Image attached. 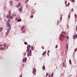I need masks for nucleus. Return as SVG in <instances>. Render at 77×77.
Here are the masks:
<instances>
[{
	"mask_svg": "<svg viewBox=\"0 0 77 77\" xmlns=\"http://www.w3.org/2000/svg\"><path fill=\"white\" fill-rule=\"evenodd\" d=\"M29 53H27V56L29 57V56H31V54H32V50H30L29 51Z\"/></svg>",
	"mask_w": 77,
	"mask_h": 77,
	"instance_id": "f257e3e1",
	"label": "nucleus"
},
{
	"mask_svg": "<svg viewBox=\"0 0 77 77\" xmlns=\"http://www.w3.org/2000/svg\"><path fill=\"white\" fill-rule=\"evenodd\" d=\"M9 22V20H8L7 22V26L10 29H11V26L10 24L8 23Z\"/></svg>",
	"mask_w": 77,
	"mask_h": 77,
	"instance_id": "f03ea898",
	"label": "nucleus"
},
{
	"mask_svg": "<svg viewBox=\"0 0 77 77\" xmlns=\"http://www.w3.org/2000/svg\"><path fill=\"white\" fill-rule=\"evenodd\" d=\"M30 45H29L27 47V50L26 51L28 52H29V49H30Z\"/></svg>",
	"mask_w": 77,
	"mask_h": 77,
	"instance_id": "7ed1b4c3",
	"label": "nucleus"
},
{
	"mask_svg": "<svg viewBox=\"0 0 77 77\" xmlns=\"http://www.w3.org/2000/svg\"><path fill=\"white\" fill-rule=\"evenodd\" d=\"M36 70L35 69H34V68L33 69V73L34 74H36Z\"/></svg>",
	"mask_w": 77,
	"mask_h": 77,
	"instance_id": "20e7f679",
	"label": "nucleus"
},
{
	"mask_svg": "<svg viewBox=\"0 0 77 77\" xmlns=\"http://www.w3.org/2000/svg\"><path fill=\"white\" fill-rule=\"evenodd\" d=\"M26 61H27V58L25 57V58H23V62H26Z\"/></svg>",
	"mask_w": 77,
	"mask_h": 77,
	"instance_id": "39448f33",
	"label": "nucleus"
},
{
	"mask_svg": "<svg viewBox=\"0 0 77 77\" xmlns=\"http://www.w3.org/2000/svg\"><path fill=\"white\" fill-rule=\"evenodd\" d=\"M23 9V6L21 5L20 8L19 9V11H21Z\"/></svg>",
	"mask_w": 77,
	"mask_h": 77,
	"instance_id": "423d86ee",
	"label": "nucleus"
},
{
	"mask_svg": "<svg viewBox=\"0 0 77 77\" xmlns=\"http://www.w3.org/2000/svg\"><path fill=\"white\" fill-rule=\"evenodd\" d=\"M21 5V3H19L16 6L17 8H18Z\"/></svg>",
	"mask_w": 77,
	"mask_h": 77,
	"instance_id": "0eeeda50",
	"label": "nucleus"
},
{
	"mask_svg": "<svg viewBox=\"0 0 77 77\" xmlns=\"http://www.w3.org/2000/svg\"><path fill=\"white\" fill-rule=\"evenodd\" d=\"M9 29H8L7 31L6 32V35L7 36L9 34Z\"/></svg>",
	"mask_w": 77,
	"mask_h": 77,
	"instance_id": "6e6552de",
	"label": "nucleus"
},
{
	"mask_svg": "<svg viewBox=\"0 0 77 77\" xmlns=\"http://www.w3.org/2000/svg\"><path fill=\"white\" fill-rule=\"evenodd\" d=\"M46 51H45L44 52H43L42 54V56H44V55H45V54H46Z\"/></svg>",
	"mask_w": 77,
	"mask_h": 77,
	"instance_id": "1a4fd4ad",
	"label": "nucleus"
},
{
	"mask_svg": "<svg viewBox=\"0 0 77 77\" xmlns=\"http://www.w3.org/2000/svg\"><path fill=\"white\" fill-rule=\"evenodd\" d=\"M5 48H2V47H1L0 48V50H3L4 49H5Z\"/></svg>",
	"mask_w": 77,
	"mask_h": 77,
	"instance_id": "9d476101",
	"label": "nucleus"
},
{
	"mask_svg": "<svg viewBox=\"0 0 77 77\" xmlns=\"http://www.w3.org/2000/svg\"><path fill=\"white\" fill-rule=\"evenodd\" d=\"M10 16L11 15H10L9 14V15H8L7 16V18H10Z\"/></svg>",
	"mask_w": 77,
	"mask_h": 77,
	"instance_id": "9b49d317",
	"label": "nucleus"
},
{
	"mask_svg": "<svg viewBox=\"0 0 77 77\" xmlns=\"http://www.w3.org/2000/svg\"><path fill=\"white\" fill-rule=\"evenodd\" d=\"M6 45H7V44L6 43H5L3 45V46L5 47H6Z\"/></svg>",
	"mask_w": 77,
	"mask_h": 77,
	"instance_id": "f8f14e48",
	"label": "nucleus"
},
{
	"mask_svg": "<svg viewBox=\"0 0 77 77\" xmlns=\"http://www.w3.org/2000/svg\"><path fill=\"white\" fill-rule=\"evenodd\" d=\"M42 69H43V70H45V66H43Z\"/></svg>",
	"mask_w": 77,
	"mask_h": 77,
	"instance_id": "ddd939ff",
	"label": "nucleus"
},
{
	"mask_svg": "<svg viewBox=\"0 0 77 77\" xmlns=\"http://www.w3.org/2000/svg\"><path fill=\"white\" fill-rule=\"evenodd\" d=\"M21 21V19H20L17 20V22H20V21Z\"/></svg>",
	"mask_w": 77,
	"mask_h": 77,
	"instance_id": "4468645a",
	"label": "nucleus"
},
{
	"mask_svg": "<svg viewBox=\"0 0 77 77\" xmlns=\"http://www.w3.org/2000/svg\"><path fill=\"white\" fill-rule=\"evenodd\" d=\"M11 11H9V14L11 15Z\"/></svg>",
	"mask_w": 77,
	"mask_h": 77,
	"instance_id": "2eb2a0df",
	"label": "nucleus"
},
{
	"mask_svg": "<svg viewBox=\"0 0 77 77\" xmlns=\"http://www.w3.org/2000/svg\"><path fill=\"white\" fill-rule=\"evenodd\" d=\"M62 15H61V17H60V20H61V21H62Z\"/></svg>",
	"mask_w": 77,
	"mask_h": 77,
	"instance_id": "dca6fc26",
	"label": "nucleus"
},
{
	"mask_svg": "<svg viewBox=\"0 0 77 77\" xmlns=\"http://www.w3.org/2000/svg\"><path fill=\"white\" fill-rule=\"evenodd\" d=\"M25 27V26H23L22 27L21 29H24Z\"/></svg>",
	"mask_w": 77,
	"mask_h": 77,
	"instance_id": "f3484780",
	"label": "nucleus"
},
{
	"mask_svg": "<svg viewBox=\"0 0 77 77\" xmlns=\"http://www.w3.org/2000/svg\"><path fill=\"white\" fill-rule=\"evenodd\" d=\"M34 49V48H33V47L32 46L31 47V50H32V51Z\"/></svg>",
	"mask_w": 77,
	"mask_h": 77,
	"instance_id": "a211bd4d",
	"label": "nucleus"
},
{
	"mask_svg": "<svg viewBox=\"0 0 77 77\" xmlns=\"http://www.w3.org/2000/svg\"><path fill=\"white\" fill-rule=\"evenodd\" d=\"M10 19H13V17H12V16H10Z\"/></svg>",
	"mask_w": 77,
	"mask_h": 77,
	"instance_id": "6ab92c4d",
	"label": "nucleus"
},
{
	"mask_svg": "<svg viewBox=\"0 0 77 77\" xmlns=\"http://www.w3.org/2000/svg\"><path fill=\"white\" fill-rule=\"evenodd\" d=\"M69 62L70 64H71V63H71V60H69Z\"/></svg>",
	"mask_w": 77,
	"mask_h": 77,
	"instance_id": "aec40b11",
	"label": "nucleus"
},
{
	"mask_svg": "<svg viewBox=\"0 0 77 77\" xmlns=\"http://www.w3.org/2000/svg\"><path fill=\"white\" fill-rule=\"evenodd\" d=\"M62 33H64V34H66V33L65 32H62Z\"/></svg>",
	"mask_w": 77,
	"mask_h": 77,
	"instance_id": "412c9836",
	"label": "nucleus"
},
{
	"mask_svg": "<svg viewBox=\"0 0 77 77\" xmlns=\"http://www.w3.org/2000/svg\"><path fill=\"white\" fill-rule=\"evenodd\" d=\"M68 44H66V49H68Z\"/></svg>",
	"mask_w": 77,
	"mask_h": 77,
	"instance_id": "4be33fe9",
	"label": "nucleus"
},
{
	"mask_svg": "<svg viewBox=\"0 0 77 77\" xmlns=\"http://www.w3.org/2000/svg\"><path fill=\"white\" fill-rule=\"evenodd\" d=\"M46 76L47 77L48 76V73H46Z\"/></svg>",
	"mask_w": 77,
	"mask_h": 77,
	"instance_id": "5701e85b",
	"label": "nucleus"
},
{
	"mask_svg": "<svg viewBox=\"0 0 77 77\" xmlns=\"http://www.w3.org/2000/svg\"><path fill=\"white\" fill-rule=\"evenodd\" d=\"M71 2H75V0H71Z\"/></svg>",
	"mask_w": 77,
	"mask_h": 77,
	"instance_id": "b1692460",
	"label": "nucleus"
},
{
	"mask_svg": "<svg viewBox=\"0 0 77 77\" xmlns=\"http://www.w3.org/2000/svg\"><path fill=\"white\" fill-rule=\"evenodd\" d=\"M24 43L25 45H27V43L26 42H25Z\"/></svg>",
	"mask_w": 77,
	"mask_h": 77,
	"instance_id": "393cba45",
	"label": "nucleus"
},
{
	"mask_svg": "<svg viewBox=\"0 0 77 77\" xmlns=\"http://www.w3.org/2000/svg\"><path fill=\"white\" fill-rule=\"evenodd\" d=\"M63 66H65V63H63Z\"/></svg>",
	"mask_w": 77,
	"mask_h": 77,
	"instance_id": "a878e982",
	"label": "nucleus"
},
{
	"mask_svg": "<svg viewBox=\"0 0 77 77\" xmlns=\"http://www.w3.org/2000/svg\"><path fill=\"white\" fill-rule=\"evenodd\" d=\"M75 37H76L75 35H74L73 36V39H75Z\"/></svg>",
	"mask_w": 77,
	"mask_h": 77,
	"instance_id": "bb28decb",
	"label": "nucleus"
},
{
	"mask_svg": "<svg viewBox=\"0 0 77 77\" xmlns=\"http://www.w3.org/2000/svg\"><path fill=\"white\" fill-rule=\"evenodd\" d=\"M12 1H11L10 2V4H11V5H12Z\"/></svg>",
	"mask_w": 77,
	"mask_h": 77,
	"instance_id": "cd10ccee",
	"label": "nucleus"
},
{
	"mask_svg": "<svg viewBox=\"0 0 77 77\" xmlns=\"http://www.w3.org/2000/svg\"><path fill=\"white\" fill-rule=\"evenodd\" d=\"M12 16L13 17H15V16H16V14H13L12 15Z\"/></svg>",
	"mask_w": 77,
	"mask_h": 77,
	"instance_id": "c85d7f7f",
	"label": "nucleus"
},
{
	"mask_svg": "<svg viewBox=\"0 0 77 77\" xmlns=\"http://www.w3.org/2000/svg\"><path fill=\"white\" fill-rule=\"evenodd\" d=\"M60 40H61V41H62V37H60Z\"/></svg>",
	"mask_w": 77,
	"mask_h": 77,
	"instance_id": "c756f323",
	"label": "nucleus"
},
{
	"mask_svg": "<svg viewBox=\"0 0 77 77\" xmlns=\"http://www.w3.org/2000/svg\"><path fill=\"white\" fill-rule=\"evenodd\" d=\"M26 52L24 54V56H26Z\"/></svg>",
	"mask_w": 77,
	"mask_h": 77,
	"instance_id": "7c9ffc66",
	"label": "nucleus"
},
{
	"mask_svg": "<svg viewBox=\"0 0 77 77\" xmlns=\"http://www.w3.org/2000/svg\"><path fill=\"white\" fill-rule=\"evenodd\" d=\"M57 47H58V45H56L55 46V48H57Z\"/></svg>",
	"mask_w": 77,
	"mask_h": 77,
	"instance_id": "2f4dec72",
	"label": "nucleus"
},
{
	"mask_svg": "<svg viewBox=\"0 0 77 77\" xmlns=\"http://www.w3.org/2000/svg\"><path fill=\"white\" fill-rule=\"evenodd\" d=\"M77 48H76V49H75V50H74L75 52L76 51H77Z\"/></svg>",
	"mask_w": 77,
	"mask_h": 77,
	"instance_id": "473e14b6",
	"label": "nucleus"
},
{
	"mask_svg": "<svg viewBox=\"0 0 77 77\" xmlns=\"http://www.w3.org/2000/svg\"><path fill=\"white\" fill-rule=\"evenodd\" d=\"M15 20L16 21H18V18H17Z\"/></svg>",
	"mask_w": 77,
	"mask_h": 77,
	"instance_id": "72a5a7b5",
	"label": "nucleus"
},
{
	"mask_svg": "<svg viewBox=\"0 0 77 77\" xmlns=\"http://www.w3.org/2000/svg\"><path fill=\"white\" fill-rule=\"evenodd\" d=\"M29 0H26V1L25 2V3H27V2H28V1Z\"/></svg>",
	"mask_w": 77,
	"mask_h": 77,
	"instance_id": "f704fd0d",
	"label": "nucleus"
},
{
	"mask_svg": "<svg viewBox=\"0 0 77 77\" xmlns=\"http://www.w3.org/2000/svg\"><path fill=\"white\" fill-rule=\"evenodd\" d=\"M68 18H70V14H69Z\"/></svg>",
	"mask_w": 77,
	"mask_h": 77,
	"instance_id": "c9c22d12",
	"label": "nucleus"
},
{
	"mask_svg": "<svg viewBox=\"0 0 77 77\" xmlns=\"http://www.w3.org/2000/svg\"><path fill=\"white\" fill-rule=\"evenodd\" d=\"M71 11H72V12H73L74 10L73 9V8H72V9H71Z\"/></svg>",
	"mask_w": 77,
	"mask_h": 77,
	"instance_id": "e433bc0d",
	"label": "nucleus"
},
{
	"mask_svg": "<svg viewBox=\"0 0 77 77\" xmlns=\"http://www.w3.org/2000/svg\"><path fill=\"white\" fill-rule=\"evenodd\" d=\"M53 74H54V73L52 72V73L51 74V76H52H52H53Z\"/></svg>",
	"mask_w": 77,
	"mask_h": 77,
	"instance_id": "4c0bfd02",
	"label": "nucleus"
},
{
	"mask_svg": "<svg viewBox=\"0 0 77 77\" xmlns=\"http://www.w3.org/2000/svg\"><path fill=\"white\" fill-rule=\"evenodd\" d=\"M0 47H2V46H3V45L2 44H0Z\"/></svg>",
	"mask_w": 77,
	"mask_h": 77,
	"instance_id": "58836bf2",
	"label": "nucleus"
},
{
	"mask_svg": "<svg viewBox=\"0 0 77 77\" xmlns=\"http://www.w3.org/2000/svg\"><path fill=\"white\" fill-rule=\"evenodd\" d=\"M50 53V51H48V53Z\"/></svg>",
	"mask_w": 77,
	"mask_h": 77,
	"instance_id": "ea45409f",
	"label": "nucleus"
},
{
	"mask_svg": "<svg viewBox=\"0 0 77 77\" xmlns=\"http://www.w3.org/2000/svg\"><path fill=\"white\" fill-rule=\"evenodd\" d=\"M57 25L58 24H59V21H57Z\"/></svg>",
	"mask_w": 77,
	"mask_h": 77,
	"instance_id": "a19ab883",
	"label": "nucleus"
},
{
	"mask_svg": "<svg viewBox=\"0 0 77 77\" xmlns=\"http://www.w3.org/2000/svg\"><path fill=\"white\" fill-rule=\"evenodd\" d=\"M65 3H67V1L66 0L65 1Z\"/></svg>",
	"mask_w": 77,
	"mask_h": 77,
	"instance_id": "79ce46f5",
	"label": "nucleus"
},
{
	"mask_svg": "<svg viewBox=\"0 0 77 77\" xmlns=\"http://www.w3.org/2000/svg\"><path fill=\"white\" fill-rule=\"evenodd\" d=\"M33 15H32L31 18H33Z\"/></svg>",
	"mask_w": 77,
	"mask_h": 77,
	"instance_id": "37998d69",
	"label": "nucleus"
},
{
	"mask_svg": "<svg viewBox=\"0 0 77 77\" xmlns=\"http://www.w3.org/2000/svg\"><path fill=\"white\" fill-rule=\"evenodd\" d=\"M66 38H67V39H68V38H69V37H68V36H67V37H66Z\"/></svg>",
	"mask_w": 77,
	"mask_h": 77,
	"instance_id": "c03bdc74",
	"label": "nucleus"
},
{
	"mask_svg": "<svg viewBox=\"0 0 77 77\" xmlns=\"http://www.w3.org/2000/svg\"><path fill=\"white\" fill-rule=\"evenodd\" d=\"M77 16V15H76V14H75V17H76Z\"/></svg>",
	"mask_w": 77,
	"mask_h": 77,
	"instance_id": "a18cd8bd",
	"label": "nucleus"
},
{
	"mask_svg": "<svg viewBox=\"0 0 77 77\" xmlns=\"http://www.w3.org/2000/svg\"><path fill=\"white\" fill-rule=\"evenodd\" d=\"M67 28H69V26H68V25H67Z\"/></svg>",
	"mask_w": 77,
	"mask_h": 77,
	"instance_id": "49530a36",
	"label": "nucleus"
},
{
	"mask_svg": "<svg viewBox=\"0 0 77 77\" xmlns=\"http://www.w3.org/2000/svg\"><path fill=\"white\" fill-rule=\"evenodd\" d=\"M23 33H24V32H25V31H24V30L23 31Z\"/></svg>",
	"mask_w": 77,
	"mask_h": 77,
	"instance_id": "de8ad7c7",
	"label": "nucleus"
},
{
	"mask_svg": "<svg viewBox=\"0 0 77 77\" xmlns=\"http://www.w3.org/2000/svg\"><path fill=\"white\" fill-rule=\"evenodd\" d=\"M3 27H1L0 28V29H3Z\"/></svg>",
	"mask_w": 77,
	"mask_h": 77,
	"instance_id": "09e8293b",
	"label": "nucleus"
},
{
	"mask_svg": "<svg viewBox=\"0 0 77 77\" xmlns=\"http://www.w3.org/2000/svg\"><path fill=\"white\" fill-rule=\"evenodd\" d=\"M2 29H0V32H1V31H2Z\"/></svg>",
	"mask_w": 77,
	"mask_h": 77,
	"instance_id": "8fccbe9b",
	"label": "nucleus"
},
{
	"mask_svg": "<svg viewBox=\"0 0 77 77\" xmlns=\"http://www.w3.org/2000/svg\"><path fill=\"white\" fill-rule=\"evenodd\" d=\"M75 36H76V38H77V34H76V35H75Z\"/></svg>",
	"mask_w": 77,
	"mask_h": 77,
	"instance_id": "3c124183",
	"label": "nucleus"
},
{
	"mask_svg": "<svg viewBox=\"0 0 77 77\" xmlns=\"http://www.w3.org/2000/svg\"><path fill=\"white\" fill-rule=\"evenodd\" d=\"M48 77H50V74L48 75Z\"/></svg>",
	"mask_w": 77,
	"mask_h": 77,
	"instance_id": "603ef678",
	"label": "nucleus"
},
{
	"mask_svg": "<svg viewBox=\"0 0 77 77\" xmlns=\"http://www.w3.org/2000/svg\"><path fill=\"white\" fill-rule=\"evenodd\" d=\"M20 77H22V75H20Z\"/></svg>",
	"mask_w": 77,
	"mask_h": 77,
	"instance_id": "864d4df0",
	"label": "nucleus"
},
{
	"mask_svg": "<svg viewBox=\"0 0 77 77\" xmlns=\"http://www.w3.org/2000/svg\"><path fill=\"white\" fill-rule=\"evenodd\" d=\"M68 5H69V3L68 2Z\"/></svg>",
	"mask_w": 77,
	"mask_h": 77,
	"instance_id": "5fc2aeb1",
	"label": "nucleus"
},
{
	"mask_svg": "<svg viewBox=\"0 0 77 77\" xmlns=\"http://www.w3.org/2000/svg\"><path fill=\"white\" fill-rule=\"evenodd\" d=\"M75 18H77V16H75Z\"/></svg>",
	"mask_w": 77,
	"mask_h": 77,
	"instance_id": "6e6d98bb",
	"label": "nucleus"
},
{
	"mask_svg": "<svg viewBox=\"0 0 77 77\" xmlns=\"http://www.w3.org/2000/svg\"><path fill=\"white\" fill-rule=\"evenodd\" d=\"M76 29H77V26L76 27Z\"/></svg>",
	"mask_w": 77,
	"mask_h": 77,
	"instance_id": "4d7b16f0",
	"label": "nucleus"
},
{
	"mask_svg": "<svg viewBox=\"0 0 77 77\" xmlns=\"http://www.w3.org/2000/svg\"><path fill=\"white\" fill-rule=\"evenodd\" d=\"M61 36H62V34H61Z\"/></svg>",
	"mask_w": 77,
	"mask_h": 77,
	"instance_id": "13d9d810",
	"label": "nucleus"
},
{
	"mask_svg": "<svg viewBox=\"0 0 77 77\" xmlns=\"http://www.w3.org/2000/svg\"><path fill=\"white\" fill-rule=\"evenodd\" d=\"M76 21H77V20H76L75 22H76Z\"/></svg>",
	"mask_w": 77,
	"mask_h": 77,
	"instance_id": "bf43d9fd",
	"label": "nucleus"
},
{
	"mask_svg": "<svg viewBox=\"0 0 77 77\" xmlns=\"http://www.w3.org/2000/svg\"><path fill=\"white\" fill-rule=\"evenodd\" d=\"M16 0V1H18V0Z\"/></svg>",
	"mask_w": 77,
	"mask_h": 77,
	"instance_id": "052dcab7",
	"label": "nucleus"
},
{
	"mask_svg": "<svg viewBox=\"0 0 77 77\" xmlns=\"http://www.w3.org/2000/svg\"><path fill=\"white\" fill-rule=\"evenodd\" d=\"M48 56H49V54H48Z\"/></svg>",
	"mask_w": 77,
	"mask_h": 77,
	"instance_id": "680f3d73",
	"label": "nucleus"
},
{
	"mask_svg": "<svg viewBox=\"0 0 77 77\" xmlns=\"http://www.w3.org/2000/svg\"><path fill=\"white\" fill-rule=\"evenodd\" d=\"M67 6H68V5H67Z\"/></svg>",
	"mask_w": 77,
	"mask_h": 77,
	"instance_id": "e2e57ef3",
	"label": "nucleus"
},
{
	"mask_svg": "<svg viewBox=\"0 0 77 77\" xmlns=\"http://www.w3.org/2000/svg\"><path fill=\"white\" fill-rule=\"evenodd\" d=\"M76 31H77V29H76Z\"/></svg>",
	"mask_w": 77,
	"mask_h": 77,
	"instance_id": "0e129e2a",
	"label": "nucleus"
}]
</instances>
